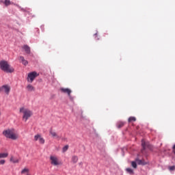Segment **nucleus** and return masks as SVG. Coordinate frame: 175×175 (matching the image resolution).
Segmentation results:
<instances>
[{
    "mask_svg": "<svg viewBox=\"0 0 175 175\" xmlns=\"http://www.w3.org/2000/svg\"><path fill=\"white\" fill-rule=\"evenodd\" d=\"M8 153H0V159L1 158H8Z\"/></svg>",
    "mask_w": 175,
    "mask_h": 175,
    "instance_id": "nucleus-19",
    "label": "nucleus"
},
{
    "mask_svg": "<svg viewBox=\"0 0 175 175\" xmlns=\"http://www.w3.org/2000/svg\"><path fill=\"white\" fill-rule=\"evenodd\" d=\"M10 85H4L0 88V92H5L6 95H9V94H10Z\"/></svg>",
    "mask_w": 175,
    "mask_h": 175,
    "instance_id": "nucleus-5",
    "label": "nucleus"
},
{
    "mask_svg": "<svg viewBox=\"0 0 175 175\" xmlns=\"http://www.w3.org/2000/svg\"><path fill=\"white\" fill-rule=\"evenodd\" d=\"M26 90L29 91V92H32V91H35V87H33L32 85L29 84L27 85Z\"/></svg>",
    "mask_w": 175,
    "mask_h": 175,
    "instance_id": "nucleus-14",
    "label": "nucleus"
},
{
    "mask_svg": "<svg viewBox=\"0 0 175 175\" xmlns=\"http://www.w3.org/2000/svg\"><path fill=\"white\" fill-rule=\"evenodd\" d=\"M4 3L5 5V6H9V5H10V0H5Z\"/></svg>",
    "mask_w": 175,
    "mask_h": 175,
    "instance_id": "nucleus-24",
    "label": "nucleus"
},
{
    "mask_svg": "<svg viewBox=\"0 0 175 175\" xmlns=\"http://www.w3.org/2000/svg\"><path fill=\"white\" fill-rule=\"evenodd\" d=\"M19 61L23 64V65H25V66L28 65V61L24 59V56H20Z\"/></svg>",
    "mask_w": 175,
    "mask_h": 175,
    "instance_id": "nucleus-12",
    "label": "nucleus"
},
{
    "mask_svg": "<svg viewBox=\"0 0 175 175\" xmlns=\"http://www.w3.org/2000/svg\"><path fill=\"white\" fill-rule=\"evenodd\" d=\"M29 170L28 168H24L21 171V174H25V173H29Z\"/></svg>",
    "mask_w": 175,
    "mask_h": 175,
    "instance_id": "nucleus-20",
    "label": "nucleus"
},
{
    "mask_svg": "<svg viewBox=\"0 0 175 175\" xmlns=\"http://www.w3.org/2000/svg\"><path fill=\"white\" fill-rule=\"evenodd\" d=\"M124 122H118V124H117V126H118V128L120 129V128H122V126H124Z\"/></svg>",
    "mask_w": 175,
    "mask_h": 175,
    "instance_id": "nucleus-17",
    "label": "nucleus"
},
{
    "mask_svg": "<svg viewBox=\"0 0 175 175\" xmlns=\"http://www.w3.org/2000/svg\"><path fill=\"white\" fill-rule=\"evenodd\" d=\"M3 135L8 139H11L12 140H17L18 139V135L16 133L14 129H8L3 131Z\"/></svg>",
    "mask_w": 175,
    "mask_h": 175,
    "instance_id": "nucleus-2",
    "label": "nucleus"
},
{
    "mask_svg": "<svg viewBox=\"0 0 175 175\" xmlns=\"http://www.w3.org/2000/svg\"><path fill=\"white\" fill-rule=\"evenodd\" d=\"M79 161V157L77 156H72V162L73 163H77Z\"/></svg>",
    "mask_w": 175,
    "mask_h": 175,
    "instance_id": "nucleus-16",
    "label": "nucleus"
},
{
    "mask_svg": "<svg viewBox=\"0 0 175 175\" xmlns=\"http://www.w3.org/2000/svg\"><path fill=\"white\" fill-rule=\"evenodd\" d=\"M131 166L134 169H137V163L136 161H132L131 162Z\"/></svg>",
    "mask_w": 175,
    "mask_h": 175,
    "instance_id": "nucleus-18",
    "label": "nucleus"
},
{
    "mask_svg": "<svg viewBox=\"0 0 175 175\" xmlns=\"http://www.w3.org/2000/svg\"><path fill=\"white\" fill-rule=\"evenodd\" d=\"M39 142L40 144H44V138L40 135V134H37L34 136V142Z\"/></svg>",
    "mask_w": 175,
    "mask_h": 175,
    "instance_id": "nucleus-7",
    "label": "nucleus"
},
{
    "mask_svg": "<svg viewBox=\"0 0 175 175\" xmlns=\"http://www.w3.org/2000/svg\"><path fill=\"white\" fill-rule=\"evenodd\" d=\"M169 169H170V170H175V166L174 165H173V166H170V167H169Z\"/></svg>",
    "mask_w": 175,
    "mask_h": 175,
    "instance_id": "nucleus-25",
    "label": "nucleus"
},
{
    "mask_svg": "<svg viewBox=\"0 0 175 175\" xmlns=\"http://www.w3.org/2000/svg\"><path fill=\"white\" fill-rule=\"evenodd\" d=\"M126 171L127 172V173H129V174H133V170H132L131 168H126Z\"/></svg>",
    "mask_w": 175,
    "mask_h": 175,
    "instance_id": "nucleus-21",
    "label": "nucleus"
},
{
    "mask_svg": "<svg viewBox=\"0 0 175 175\" xmlns=\"http://www.w3.org/2000/svg\"><path fill=\"white\" fill-rule=\"evenodd\" d=\"M22 49L25 51L27 54H31V48L28 45H23Z\"/></svg>",
    "mask_w": 175,
    "mask_h": 175,
    "instance_id": "nucleus-11",
    "label": "nucleus"
},
{
    "mask_svg": "<svg viewBox=\"0 0 175 175\" xmlns=\"http://www.w3.org/2000/svg\"><path fill=\"white\" fill-rule=\"evenodd\" d=\"M68 148H69V146L66 145V146L63 148V149H62L63 152H66V151H68Z\"/></svg>",
    "mask_w": 175,
    "mask_h": 175,
    "instance_id": "nucleus-23",
    "label": "nucleus"
},
{
    "mask_svg": "<svg viewBox=\"0 0 175 175\" xmlns=\"http://www.w3.org/2000/svg\"><path fill=\"white\" fill-rule=\"evenodd\" d=\"M50 160H51V165H53V166H58V165H60L59 161L58 160L57 157L51 156Z\"/></svg>",
    "mask_w": 175,
    "mask_h": 175,
    "instance_id": "nucleus-6",
    "label": "nucleus"
},
{
    "mask_svg": "<svg viewBox=\"0 0 175 175\" xmlns=\"http://www.w3.org/2000/svg\"><path fill=\"white\" fill-rule=\"evenodd\" d=\"M142 146L143 150H144L145 148H147V147H150V143L149 142H146V141L144 139L142 140Z\"/></svg>",
    "mask_w": 175,
    "mask_h": 175,
    "instance_id": "nucleus-13",
    "label": "nucleus"
},
{
    "mask_svg": "<svg viewBox=\"0 0 175 175\" xmlns=\"http://www.w3.org/2000/svg\"><path fill=\"white\" fill-rule=\"evenodd\" d=\"M38 73L36 72H32L28 74L27 81L29 83H32L36 77H38Z\"/></svg>",
    "mask_w": 175,
    "mask_h": 175,
    "instance_id": "nucleus-4",
    "label": "nucleus"
},
{
    "mask_svg": "<svg viewBox=\"0 0 175 175\" xmlns=\"http://www.w3.org/2000/svg\"><path fill=\"white\" fill-rule=\"evenodd\" d=\"M60 91L64 94H67L68 96H70V94H72V90L69 88H60Z\"/></svg>",
    "mask_w": 175,
    "mask_h": 175,
    "instance_id": "nucleus-9",
    "label": "nucleus"
},
{
    "mask_svg": "<svg viewBox=\"0 0 175 175\" xmlns=\"http://www.w3.org/2000/svg\"><path fill=\"white\" fill-rule=\"evenodd\" d=\"M132 121L135 122L136 121V118L131 116L129 118V122H132Z\"/></svg>",
    "mask_w": 175,
    "mask_h": 175,
    "instance_id": "nucleus-22",
    "label": "nucleus"
},
{
    "mask_svg": "<svg viewBox=\"0 0 175 175\" xmlns=\"http://www.w3.org/2000/svg\"><path fill=\"white\" fill-rule=\"evenodd\" d=\"M135 162L137 163V165H142L144 166V165H147L148 163L144 161V159L140 160L139 158L135 159Z\"/></svg>",
    "mask_w": 175,
    "mask_h": 175,
    "instance_id": "nucleus-10",
    "label": "nucleus"
},
{
    "mask_svg": "<svg viewBox=\"0 0 175 175\" xmlns=\"http://www.w3.org/2000/svg\"><path fill=\"white\" fill-rule=\"evenodd\" d=\"M49 133L52 136V137H53L55 139H57V140H59V139H61V137H59V135H58L57 132H55L54 130H53V129H50Z\"/></svg>",
    "mask_w": 175,
    "mask_h": 175,
    "instance_id": "nucleus-8",
    "label": "nucleus"
},
{
    "mask_svg": "<svg viewBox=\"0 0 175 175\" xmlns=\"http://www.w3.org/2000/svg\"><path fill=\"white\" fill-rule=\"evenodd\" d=\"M10 161L12 163H18V162H20V160L14 157H11V158L10 159Z\"/></svg>",
    "mask_w": 175,
    "mask_h": 175,
    "instance_id": "nucleus-15",
    "label": "nucleus"
},
{
    "mask_svg": "<svg viewBox=\"0 0 175 175\" xmlns=\"http://www.w3.org/2000/svg\"><path fill=\"white\" fill-rule=\"evenodd\" d=\"M0 70L5 73H13L14 68L6 60L0 61Z\"/></svg>",
    "mask_w": 175,
    "mask_h": 175,
    "instance_id": "nucleus-1",
    "label": "nucleus"
},
{
    "mask_svg": "<svg viewBox=\"0 0 175 175\" xmlns=\"http://www.w3.org/2000/svg\"><path fill=\"white\" fill-rule=\"evenodd\" d=\"M95 36H96V33L95 34Z\"/></svg>",
    "mask_w": 175,
    "mask_h": 175,
    "instance_id": "nucleus-27",
    "label": "nucleus"
},
{
    "mask_svg": "<svg viewBox=\"0 0 175 175\" xmlns=\"http://www.w3.org/2000/svg\"><path fill=\"white\" fill-rule=\"evenodd\" d=\"M5 160H1L0 161V165H5Z\"/></svg>",
    "mask_w": 175,
    "mask_h": 175,
    "instance_id": "nucleus-26",
    "label": "nucleus"
},
{
    "mask_svg": "<svg viewBox=\"0 0 175 175\" xmlns=\"http://www.w3.org/2000/svg\"><path fill=\"white\" fill-rule=\"evenodd\" d=\"M19 111L20 113H22L23 120V121H25V122H27V121H28V119L30 118V117L32 116V111L25 107L20 108Z\"/></svg>",
    "mask_w": 175,
    "mask_h": 175,
    "instance_id": "nucleus-3",
    "label": "nucleus"
}]
</instances>
